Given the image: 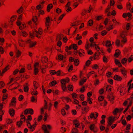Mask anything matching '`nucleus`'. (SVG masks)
I'll return each mask as SVG.
<instances>
[{"label":"nucleus","instance_id":"43","mask_svg":"<svg viewBox=\"0 0 133 133\" xmlns=\"http://www.w3.org/2000/svg\"><path fill=\"white\" fill-rule=\"evenodd\" d=\"M21 121L22 122H23V121H24L25 120V116L23 115H21Z\"/></svg>","mask_w":133,"mask_h":133},{"label":"nucleus","instance_id":"19","mask_svg":"<svg viewBox=\"0 0 133 133\" xmlns=\"http://www.w3.org/2000/svg\"><path fill=\"white\" fill-rule=\"evenodd\" d=\"M68 89L70 91H72L73 90L74 87L73 85H68L67 87Z\"/></svg>","mask_w":133,"mask_h":133},{"label":"nucleus","instance_id":"54","mask_svg":"<svg viewBox=\"0 0 133 133\" xmlns=\"http://www.w3.org/2000/svg\"><path fill=\"white\" fill-rule=\"evenodd\" d=\"M104 92V89L103 88H102L100 89L99 91V93L101 95L103 94Z\"/></svg>","mask_w":133,"mask_h":133},{"label":"nucleus","instance_id":"18","mask_svg":"<svg viewBox=\"0 0 133 133\" xmlns=\"http://www.w3.org/2000/svg\"><path fill=\"white\" fill-rule=\"evenodd\" d=\"M23 10V8L21 6L17 11V12L19 14H20L22 12Z\"/></svg>","mask_w":133,"mask_h":133},{"label":"nucleus","instance_id":"61","mask_svg":"<svg viewBox=\"0 0 133 133\" xmlns=\"http://www.w3.org/2000/svg\"><path fill=\"white\" fill-rule=\"evenodd\" d=\"M66 128H63V127H62L61 128V131L62 133H64L66 131Z\"/></svg>","mask_w":133,"mask_h":133},{"label":"nucleus","instance_id":"1","mask_svg":"<svg viewBox=\"0 0 133 133\" xmlns=\"http://www.w3.org/2000/svg\"><path fill=\"white\" fill-rule=\"evenodd\" d=\"M42 33V30L41 28L39 29L38 31L37 30H35L33 31L32 33H31V32H29L31 38H32L34 35L38 38H40V36L39 35H41Z\"/></svg>","mask_w":133,"mask_h":133},{"label":"nucleus","instance_id":"33","mask_svg":"<svg viewBox=\"0 0 133 133\" xmlns=\"http://www.w3.org/2000/svg\"><path fill=\"white\" fill-rule=\"evenodd\" d=\"M61 87L63 91H65L67 90L66 84L61 85Z\"/></svg>","mask_w":133,"mask_h":133},{"label":"nucleus","instance_id":"6","mask_svg":"<svg viewBox=\"0 0 133 133\" xmlns=\"http://www.w3.org/2000/svg\"><path fill=\"white\" fill-rule=\"evenodd\" d=\"M107 97L109 100L112 102V104H113L114 102L113 101L114 99V97L112 94H110L109 95H108L107 96Z\"/></svg>","mask_w":133,"mask_h":133},{"label":"nucleus","instance_id":"50","mask_svg":"<svg viewBox=\"0 0 133 133\" xmlns=\"http://www.w3.org/2000/svg\"><path fill=\"white\" fill-rule=\"evenodd\" d=\"M113 25H110L109 26V27L108 28H106V30L108 31H109L111 29H113Z\"/></svg>","mask_w":133,"mask_h":133},{"label":"nucleus","instance_id":"5","mask_svg":"<svg viewBox=\"0 0 133 133\" xmlns=\"http://www.w3.org/2000/svg\"><path fill=\"white\" fill-rule=\"evenodd\" d=\"M69 81V79L67 77L65 79H62L61 81V85L66 84V83H68Z\"/></svg>","mask_w":133,"mask_h":133},{"label":"nucleus","instance_id":"29","mask_svg":"<svg viewBox=\"0 0 133 133\" xmlns=\"http://www.w3.org/2000/svg\"><path fill=\"white\" fill-rule=\"evenodd\" d=\"M21 25L19 26V29L20 30H22L26 27L25 24H21Z\"/></svg>","mask_w":133,"mask_h":133},{"label":"nucleus","instance_id":"26","mask_svg":"<svg viewBox=\"0 0 133 133\" xmlns=\"http://www.w3.org/2000/svg\"><path fill=\"white\" fill-rule=\"evenodd\" d=\"M79 64V61L78 59H75L74 61V64L75 66H78Z\"/></svg>","mask_w":133,"mask_h":133},{"label":"nucleus","instance_id":"42","mask_svg":"<svg viewBox=\"0 0 133 133\" xmlns=\"http://www.w3.org/2000/svg\"><path fill=\"white\" fill-rule=\"evenodd\" d=\"M104 98L103 96H99L98 98V100L99 101H102L103 100V99H104Z\"/></svg>","mask_w":133,"mask_h":133},{"label":"nucleus","instance_id":"44","mask_svg":"<svg viewBox=\"0 0 133 133\" xmlns=\"http://www.w3.org/2000/svg\"><path fill=\"white\" fill-rule=\"evenodd\" d=\"M72 81H76L77 80V77L75 75L73 76L72 77Z\"/></svg>","mask_w":133,"mask_h":133},{"label":"nucleus","instance_id":"53","mask_svg":"<svg viewBox=\"0 0 133 133\" xmlns=\"http://www.w3.org/2000/svg\"><path fill=\"white\" fill-rule=\"evenodd\" d=\"M115 3V1L114 0H110V6H113L114 5Z\"/></svg>","mask_w":133,"mask_h":133},{"label":"nucleus","instance_id":"47","mask_svg":"<svg viewBox=\"0 0 133 133\" xmlns=\"http://www.w3.org/2000/svg\"><path fill=\"white\" fill-rule=\"evenodd\" d=\"M107 32L105 30H103L101 32V35L102 36H104L107 34Z\"/></svg>","mask_w":133,"mask_h":133},{"label":"nucleus","instance_id":"15","mask_svg":"<svg viewBox=\"0 0 133 133\" xmlns=\"http://www.w3.org/2000/svg\"><path fill=\"white\" fill-rule=\"evenodd\" d=\"M113 122H112V121L111 119H110L109 118H108L107 122L108 124L107 125V126L109 127H110L113 123Z\"/></svg>","mask_w":133,"mask_h":133},{"label":"nucleus","instance_id":"10","mask_svg":"<svg viewBox=\"0 0 133 133\" xmlns=\"http://www.w3.org/2000/svg\"><path fill=\"white\" fill-rule=\"evenodd\" d=\"M121 71L124 76H125L127 74V71L125 70V69L124 68H123V69H121Z\"/></svg>","mask_w":133,"mask_h":133},{"label":"nucleus","instance_id":"36","mask_svg":"<svg viewBox=\"0 0 133 133\" xmlns=\"http://www.w3.org/2000/svg\"><path fill=\"white\" fill-rule=\"evenodd\" d=\"M66 14L65 13L61 15L59 17V20H61L65 16Z\"/></svg>","mask_w":133,"mask_h":133},{"label":"nucleus","instance_id":"21","mask_svg":"<svg viewBox=\"0 0 133 133\" xmlns=\"http://www.w3.org/2000/svg\"><path fill=\"white\" fill-rule=\"evenodd\" d=\"M93 24V21L92 20H90L88 22L87 25L89 26H91Z\"/></svg>","mask_w":133,"mask_h":133},{"label":"nucleus","instance_id":"60","mask_svg":"<svg viewBox=\"0 0 133 133\" xmlns=\"http://www.w3.org/2000/svg\"><path fill=\"white\" fill-rule=\"evenodd\" d=\"M56 83V82L55 81H54L51 82L50 85H51L52 86H54L55 85Z\"/></svg>","mask_w":133,"mask_h":133},{"label":"nucleus","instance_id":"41","mask_svg":"<svg viewBox=\"0 0 133 133\" xmlns=\"http://www.w3.org/2000/svg\"><path fill=\"white\" fill-rule=\"evenodd\" d=\"M16 16H12L10 19V21L11 22H13L16 19Z\"/></svg>","mask_w":133,"mask_h":133},{"label":"nucleus","instance_id":"13","mask_svg":"<svg viewBox=\"0 0 133 133\" xmlns=\"http://www.w3.org/2000/svg\"><path fill=\"white\" fill-rule=\"evenodd\" d=\"M48 60V58L46 57H42L41 59V62L43 63H45Z\"/></svg>","mask_w":133,"mask_h":133},{"label":"nucleus","instance_id":"59","mask_svg":"<svg viewBox=\"0 0 133 133\" xmlns=\"http://www.w3.org/2000/svg\"><path fill=\"white\" fill-rule=\"evenodd\" d=\"M64 58V56L61 55H59V60H63Z\"/></svg>","mask_w":133,"mask_h":133},{"label":"nucleus","instance_id":"14","mask_svg":"<svg viewBox=\"0 0 133 133\" xmlns=\"http://www.w3.org/2000/svg\"><path fill=\"white\" fill-rule=\"evenodd\" d=\"M9 112L10 115L11 116H13L15 114V110L13 109H11L9 110Z\"/></svg>","mask_w":133,"mask_h":133},{"label":"nucleus","instance_id":"3","mask_svg":"<svg viewBox=\"0 0 133 133\" xmlns=\"http://www.w3.org/2000/svg\"><path fill=\"white\" fill-rule=\"evenodd\" d=\"M42 128L44 130L45 133H49V132L48 130L51 129V127L50 125H43L42 126Z\"/></svg>","mask_w":133,"mask_h":133},{"label":"nucleus","instance_id":"52","mask_svg":"<svg viewBox=\"0 0 133 133\" xmlns=\"http://www.w3.org/2000/svg\"><path fill=\"white\" fill-rule=\"evenodd\" d=\"M108 81L111 84H113V80L112 79H108Z\"/></svg>","mask_w":133,"mask_h":133},{"label":"nucleus","instance_id":"11","mask_svg":"<svg viewBox=\"0 0 133 133\" xmlns=\"http://www.w3.org/2000/svg\"><path fill=\"white\" fill-rule=\"evenodd\" d=\"M127 33L125 31H123L120 34V36L122 38H126L125 37L127 36Z\"/></svg>","mask_w":133,"mask_h":133},{"label":"nucleus","instance_id":"25","mask_svg":"<svg viewBox=\"0 0 133 133\" xmlns=\"http://www.w3.org/2000/svg\"><path fill=\"white\" fill-rule=\"evenodd\" d=\"M87 79H83L81 80L79 82V85H83L84 82H85L86 81Z\"/></svg>","mask_w":133,"mask_h":133},{"label":"nucleus","instance_id":"55","mask_svg":"<svg viewBox=\"0 0 133 133\" xmlns=\"http://www.w3.org/2000/svg\"><path fill=\"white\" fill-rule=\"evenodd\" d=\"M29 90V88L28 86H24V91L25 92H27Z\"/></svg>","mask_w":133,"mask_h":133},{"label":"nucleus","instance_id":"49","mask_svg":"<svg viewBox=\"0 0 133 133\" xmlns=\"http://www.w3.org/2000/svg\"><path fill=\"white\" fill-rule=\"evenodd\" d=\"M115 62L116 64L117 65H118V64H120V62L118 60L116 59H115Z\"/></svg>","mask_w":133,"mask_h":133},{"label":"nucleus","instance_id":"39","mask_svg":"<svg viewBox=\"0 0 133 133\" xmlns=\"http://www.w3.org/2000/svg\"><path fill=\"white\" fill-rule=\"evenodd\" d=\"M95 124H92L90 125V126L89 127L90 129L91 130H92L94 129L95 127Z\"/></svg>","mask_w":133,"mask_h":133},{"label":"nucleus","instance_id":"24","mask_svg":"<svg viewBox=\"0 0 133 133\" xmlns=\"http://www.w3.org/2000/svg\"><path fill=\"white\" fill-rule=\"evenodd\" d=\"M9 69V66H7L2 71V75L7 70Z\"/></svg>","mask_w":133,"mask_h":133},{"label":"nucleus","instance_id":"34","mask_svg":"<svg viewBox=\"0 0 133 133\" xmlns=\"http://www.w3.org/2000/svg\"><path fill=\"white\" fill-rule=\"evenodd\" d=\"M58 72V71H57V73H56V72L55 70H51L50 71V72L51 74L54 75L56 74L57 76L58 75V73H57Z\"/></svg>","mask_w":133,"mask_h":133},{"label":"nucleus","instance_id":"56","mask_svg":"<svg viewBox=\"0 0 133 133\" xmlns=\"http://www.w3.org/2000/svg\"><path fill=\"white\" fill-rule=\"evenodd\" d=\"M127 41V39L126 38H123V39L121 40V42H122L124 43H126Z\"/></svg>","mask_w":133,"mask_h":133},{"label":"nucleus","instance_id":"57","mask_svg":"<svg viewBox=\"0 0 133 133\" xmlns=\"http://www.w3.org/2000/svg\"><path fill=\"white\" fill-rule=\"evenodd\" d=\"M120 41L119 39H117L115 42L116 45L117 46H119V44H120Z\"/></svg>","mask_w":133,"mask_h":133},{"label":"nucleus","instance_id":"8","mask_svg":"<svg viewBox=\"0 0 133 133\" xmlns=\"http://www.w3.org/2000/svg\"><path fill=\"white\" fill-rule=\"evenodd\" d=\"M113 78L115 80L118 81H121L122 80V77L117 75H115L113 77Z\"/></svg>","mask_w":133,"mask_h":133},{"label":"nucleus","instance_id":"12","mask_svg":"<svg viewBox=\"0 0 133 133\" xmlns=\"http://www.w3.org/2000/svg\"><path fill=\"white\" fill-rule=\"evenodd\" d=\"M3 108V105L2 104H0V115H2V116L4 115V110H2Z\"/></svg>","mask_w":133,"mask_h":133},{"label":"nucleus","instance_id":"40","mask_svg":"<svg viewBox=\"0 0 133 133\" xmlns=\"http://www.w3.org/2000/svg\"><path fill=\"white\" fill-rule=\"evenodd\" d=\"M36 42H32L30 43L29 45L30 47H32L34 46L36 44Z\"/></svg>","mask_w":133,"mask_h":133},{"label":"nucleus","instance_id":"16","mask_svg":"<svg viewBox=\"0 0 133 133\" xmlns=\"http://www.w3.org/2000/svg\"><path fill=\"white\" fill-rule=\"evenodd\" d=\"M127 62V58H124L121 61V63L123 65H124Z\"/></svg>","mask_w":133,"mask_h":133},{"label":"nucleus","instance_id":"48","mask_svg":"<svg viewBox=\"0 0 133 133\" xmlns=\"http://www.w3.org/2000/svg\"><path fill=\"white\" fill-rule=\"evenodd\" d=\"M52 63L51 61H49L48 63L47 67H49L50 68L52 66Z\"/></svg>","mask_w":133,"mask_h":133},{"label":"nucleus","instance_id":"4","mask_svg":"<svg viewBox=\"0 0 133 133\" xmlns=\"http://www.w3.org/2000/svg\"><path fill=\"white\" fill-rule=\"evenodd\" d=\"M26 123H27V126L30 129L31 131H32L34 130L35 127L36 126V124H35V125H31L30 123L28 120L26 121Z\"/></svg>","mask_w":133,"mask_h":133},{"label":"nucleus","instance_id":"63","mask_svg":"<svg viewBox=\"0 0 133 133\" xmlns=\"http://www.w3.org/2000/svg\"><path fill=\"white\" fill-rule=\"evenodd\" d=\"M111 74H112L111 72L109 71L107 73L106 76L108 77L109 78L111 76Z\"/></svg>","mask_w":133,"mask_h":133},{"label":"nucleus","instance_id":"22","mask_svg":"<svg viewBox=\"0 0 133 133\" xmlns=\"http://www.w3.org/2000/svg\"><path fill=\"white\" fill-rule=\"evenodd\" d=\"M119 110L118 108H116L113 111L112 113L114 115H115L119 112Z\"/></svg>","mask_w":133,"mask_h":133},{"label":"nucleus","instance_id":"32","mask_svg":"<svg viewBox=\"0 0 133 133\" xmlns=\"http://www.w3.org/2000/svg\"><path fill=\"white\" fill-rule=\"evenodd\" d=\"M52 92L54 94V96L55 97L56 95H57L58 93V91L57 90H54L52 91Z\"/></svg>","mask_w":133,"mask_h":133},{"label":"nucleus","instance_id":"31","mask_svg":"<svg viewBox=\"0 0 133 133\" xmlns=\"http://www.w3.org/2000/svg\"><path fill=\"white\" fill-rule=\"evenodd\" d=\"M36 97H34V96H32V97L31 98V101L33 102H36Z\"/></svg>","mask_w":133,"mask_h":133},{"label":"nucleus","instance_id":"2","mask_svg":"<svg viewBox=\"0 0 133 133\" xmlns=\"http://www.w3.org/2000/svg\"><path fill=\"white\" fill-rule=\"evenodd\" d=\"M51 23V19L49 17H48L45 18V25L47 27V30L45 29L44 31L45 32L47 31V30H49V26L50 25Z\"/></svg>","mask_w":133,"mask_h":133},{"label":"nucleus","instance_id":"28","mask_svg":"<svg viewBox=\"0 0 133 133\" xmlns=\"http://www.w3.org/2000/svg\"><path fill=\"white\" fill-rule=\"evenodd\" d=\"M117 8L120 10L122 9H123V6L121 3H118V4L117 5Z\"/></svg>","mask_w":133,"mask_h":133},{"label":"nucleus","instance_id":"23","mask_svg":"<svg viewBox=\"0 0 133 133\" xmlns=\"http://www.w3.org/2000/svg\"><path fill=\"white\" fill-rule=\"evenodd\" d=\"M78 129L75 128H73L71 131L72 133H78Z\"/></svg>","mask_w":133,"mask_h":133},{"label":"nucleus","instance_id":"20","mask_svg":"<svg viewBox=\"0 0 133 133\" xmlns=\"http://www.w3.org/2000/svg\"><path fill=\"white\" fill-rule=\"evenodd\" d=\"M52 5L51 4H49L47 7V10L48 12L50 11V10L52 8Z\"/></svg>","mask_w":133,"mask_h":133},{"label":"nucleus","instance_id":"7","mask_svg":"<svg viewBox=\"0 0 133 133\" xmlns=\"http://www.w3.org/2000/svg\"><path fill=\"white\" fill-rule=\"evenodd\" d=\"M16 102V99L15 97H13L12 99L11 102L10 103V106H14L15 105Z\"/></svg>","mask_w":133,"mask_h":133},{"label":"nucleus","instance_id":"58","mask_svg":"<svg viewBox=\"0 0 133 133\" xmlns=\"http://www.w3.org/2000/svg\"><path fill=\"white\" fill-rule=\"evenodd\" d=\"M131 6V4L130 3H129V4L127 5V10H130V9Z\"/></svg>","mask_w":133,"mask_h":133},{"label":"nucleus","instance_id":"64","mask_svg":"<svg viewBox=\"0 0 133 133\" xmlns=\"http://www.w3.org/2000/svg\"><path fill=\"white\" fill-rule=\"evenodd\" d=\"M37 19L36 16H34L32 18V21L34 22L35 23L37 21Z\"/></svg>","mask_w":133,"mask_h":133},{"label":"nucleus","instance_id":"45","mask_svg":"<svg viewBox=\"0 0 133 133\" xmlns=\"http://www.w3.org/2000/svg\"><path fill=\"white\" fill-rule=\"evenodd\" d=\"M116 117H112V116H111L109 117V118L111 120L112 122H114L115 120L116 119H115Z\"/></svg>","mask_w":133,"mask_h":133},{"label":"nucleus","instance_id":"30","mask_svg":"<svg viewBox=\"0 0 133 133\" xmlns=\"http://www.w3.org/2000/svg\"><path fill=\"white\" fill-rule=\"evenodd\" d=\"M120 51L119 50V52H115V54L114 55V56L116 57H118L120 55Z\"/></svg>","mask_w":133,"mask_h":133},{"label":"nucleus","instance_id":"46","mask_svg":"<svg viewBox=\"0 0 133 133\" xmlns=\"http://www.w3.org/2000/svg\"><path fill=\"white\" fill-rule=\"evenodd\" d=\"M31 94L36 96L38 94V92L35 90H34L33 91L31 92Z\"/></svg>","mask_w":133,"mask_h":133},{"label":"nucleus","instance_id":"37","mask_svg":"<svg viewBox=\"0 0 133 133\" xmlns=\"http://www.w3.org/2000/svg\"><path fill=\"white\" fill-rule=\"evenodd\" d=\"M16 57H18L21 54V52L20 51H19V50H17V51L16 52Z\"/></svg>","mask_w":133,"mask_h":133},{"label":"nucleus","instance_id":"38","mask_svg":"<svg viewBox=\"0 0 133 133\" xmlns=\"http://www.w3.org/2000/svg\"><path fill=\"white\" fill-rule=\"evenodd\" d=\"M61 114L63 116H64L66 114L65 110L64 109H62L61 110Z\"/></svg>","mask_w":133,"mask_h":133},{"label":"nucleus","instance_id":"17","mask_svg":"<svg viewBox=\"0 0 133 133\" xmlns=\"http://www.w3.org/2000/svg\"><path fill=\"white\" fill-rule=\"evenodd\" d=\"M19 43L20 46L23 47L24 45V43H23L24 41L23 40H19L18 41Z\"/></svg>","mask_w":133,"mask_h":133},{"label":"nucleus","instance_id":"62","mask_svg":"<svg viewBox=\"0 0 133 133\" xmlns=\"http://www.w3.org/2000/svg\"><path fill=\"white\" fill-rule=\"evenodd\" d=\"M108 22L109 19L107 18H106L105 19V20L104 21V23L105 25H107V24L108 23Z\"/></svg>","mask_w":133,"mask_h":133},{"label":"nucleus","instance_id":"51","mask_svg":"<svg viewBox=\"0 0 133 133\" xmlns=\"http://www.w3.org/2000/svg\"><path fill=\"white\" fill-rule=\"evenodd\" d=\"M34 72L35 75H37L38 72V69L37 68H34Z\"/></svg>","mask_w":133,"mask_h":133},{"label":"nucleus","instance_id":"9","mask_svg":"<svg viewBox=\"0 0 133 133\" xmlns=\"http://www.w3.org/2000/svg\"><path fill=\"white\" fill-rule=\"evenodd\" d=\"M19 35L20 36L25 37L28 36V34L26 31H23L19 32Z\"/></svg>","mask_w":133,"mask_h":133},{"label":"nucleus","instance_id":"27","mask_svg":"<svg viewBox=\"0 0 133 133\" xmlns=\"http://www.w3.org/2000/svg\"><path fill=\"white\" fill-rule=\"evenodd\" d=\"M92 61V59L90 60H88L85 63V66H89L91 64V61Z\"/></svg>","mask_w":133,"mask_h":133},{"label":"nucleus","instance_id":"35","mask_svg":"<svg viewBox=\"0 0 133 133\" xmlns=\"http://www.w3.org/2000/svg\"><path fill=\"white\" fill-rule=\"evenodd\" d=\"M72 45V48L75 50H76L78 48V46L76 44H73Z\"/></svg>","mask_w":133,"mask_h":133}]
</instances>
